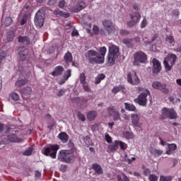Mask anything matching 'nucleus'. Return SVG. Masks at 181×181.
Segmentation results:
<instances>
[{
	"mask_svg": "<svg viewBox=\"0 0 181 181\" xmlns=\"http://www.w3.org/2000/svg\"><path fill=\"white\" fill-rule=\"evenodd\" d=\"M106 54L107 47H103L100 48L99 53L94 49H90L85 56L90 64H103L105 60Z\"/></svg>",
	"mask_w": 181,
	"mask_h": 181,
	"instance_id": "nucleus-1",
	"label": "nucleus"
},
{
	"mask_svg": "<svg viewBox=\"0 0 181 181\" xmlns=\"http://www.w3.org/2000/svg\"><path fill=\"white\" fill-rule=\"evenodd\" d=\"M69 146L71 148V150H61L58 154V160L63 162L64 163H71L74 160V144L71 141L69 142Z\"/></svg>",
	"mask_w": 181,
	"mask_h": 181,
	"instance_id": "nucleus-2",
	"label": "nucleus"
},
{
	"mask_svg": "<svg viewBox=\"0 0 181 181\" xmlns=\"http://www.w3.org/2000/svg\"><path fill=\"white\" fill-rule=\"evenodd\" d=\"M118 56H119V49L115 45L110 47L109 53L107 54V64H109V66H114Z\"/></svg>",
	"mask_w": 181,
	"mask_h": 181,
	"instance_id": "nucleus-3",
	"label": "nucleus"
},
{
	"mask_svg": "<svg viewBox=\"0 0 181 181\" xmlns=\"http://www.w3.org/2000/svg\"><path fill=\"white\" fill-rule=\"evenodd\" d=\"M148 62V55L144 52L139 51L134 54V66H141Z\"/></svg>",
	"mask_w": 181,
	"mask_h": 181,
	"instance_id": "nucleus-4",
	"label": "nucleus"
},
{
	"mask_svg": "<svg viewBox=\"0 0 181 181\" xmlns=\"http://www.w3.org/2000/svg\"><path fill=\"white\" fill-rule=\"evenodd\" d=\"M102 23L103 25V27L106 30V32H107V33L106 34V33L104 32V30H100L101 36H108L115 33V27L114 26V24L112 23V21H111V20H104L102 22Z\"/></svg>",
	"mask_w": 181,
	"mask_h": 181,
	"instance_id": "nucleus-5",
	"label": "nucleus"
},
{
	"mask_svg": "<svg viewBox=\"0 0 181 181\" xmlns=\"http://www.w3.org/2000/svg\"><path fill=\"white\" fill-rule=\"evenodd\" d=\"M176 60H177V56L175 54H170L164 59L163 65L165 66V71H170L172 70V67L175 66Z\"/></svg>",
	"mask_w": 181,
	"mask_h": 181,
	"instance_id": "nucleus-6",
	"label": "nucleus"
},
{
	"mask_svg": "<svg viewBox=\"0 0 181 181\" xmlns=\"http://www.w3.org/2000/svg\"><path fill=\"white\" fill-rule=\"evenodd\" d=\"M60 149L59 144H51L47 148H44V155L50 156L52 159H56L57 156V151Z\"/></svg>",
	"mask_w": 181,
	"mask_h": 181,
	"instance_id": "nucleus-7",
	"label": "nucleus"
},
{
	"mask_svg": "<svg viewBox=\"0 0 181 181\" xmlns=\"http://www.w3.org/2000/svg\"><path fill=\"white\" fill-rule=\"evenodd\" d=\"M148 95H151V92L149 90L146 89L144 92L139 94L137 98L134 99V103H136L141 107H146V104H148Z\"/></svg>",
	"mask_w": 181,
	"mask_h": 181,
	"instance_id": "nucleus-8",
	"label": "nucleus"
},
{
	"mask_svg": "<svg viewBox=\"0 0 181 181\" xmlns=\"http://www.w3.org/2000/svg\"><path fill=\"white\" fill-rule=\"evenodd\" d=\"M177 115L173 108L169 109L164 107L161 110V119H166L169 118L170 119H176Z\"/></svg>",
	"mask_w": 181,
	"mask_h": 181,
	"instance_id": "nucleus-9",
	"label": "nucleus"
},
{
	"mask_svg": "<svg viewBox=\"0 0 181 181\" xmlns=\"http://www.w3.org/2000/svg\"><path fill=\"white\" fill-rule=\"evenodd\" d=\"M109 117H113V121H119L121 119V115L119 112L115 109V106H110L107 110Z\"/></svg>",
	"mask_w": 181,
	"mask_h": 181,
	"instance_id": "nucleus-10",
	"label": "nucleus"
},
{
	"mask_svg": "<svg viewBox=\"0 0 181 181\" xmlns=\"http://www.w3.org/2000/svg\"><path fill=\"white\" fill-rule=\"evenodd\" d=\"M34 22L37 28H42V26H43L45 23V14H43L40 10L36 13Z\"/></svg>",
	"mask_w": 181,
	"mask_h": 181,
	"instance_id": "nucleus-11",
	"label": "nucleus"
},
{
	"mask_svg": "<svg viewBox=\"0 0 181 181\" xmlns=\"http://www.w3.org/2000/svg\"><path fill=\"white\" fill-rule=\"evenodd\" d=\"M127 81L129 83V84H132L133 86H138L141 81L139 80V78H138V76L136 75V72H134V74H131V72H129L127 74Z\"/></svg>",
	"mask_w": 181,
	"mask_h": 181,
	"instance_id": "nucleus-12",
	"label": "nucleus"
},
{
	"mask_svg": "<svg viewBox=\"0 0 181 181\" xmlns=\"http://www.w3.org/2000/svg\"><path fill=\"white\" fill-rule=\"evenodd\" d=\"M151 86L154 90H160V91L164 94H168L169 93V90L166 88V84L165 83H161L159 81H154Z\"/></svg>",
	"mask_w": 181,
	"mask_h": 181,
	"instance_id": "nucleus-13",
	"label": "nucleus"
},
{
	"mask_svg": "<svg viewBox=\"0 0 181 181\" xmlns=\"http://www.w3.org/2000/svg\"><path fill=\"white\" fill-rule=\"evenodd\" d=\"M63 73H64V67L62 65H58L54 67V71L51 73V76H53V77H60V76H63Z\"/></svg>",
	"mask_w": 181,
	"mask_h": 181,
	"instance_id": "nucleus-14",
	"label": "nucleus"
},
{
	"mask_svg": "<svg viewBox=\"0 0 181 181\" xmlns=\"http://www.w3.org/2000/svg\"><path fill=\"white\" fill-rule=\"evenodd\" d=\"M162 70V66L160 65V62L157 59H153V74H159L160 71Z\"/></svg>",
	"mask_w": 181,
	"mask_h": 181,
	"instance_id": "nucleus-15",
	"label": "nucleus"
},
{
	"mask_svg": "<svg viewBox=\"0 0 181 181\" xmlns=\"http://www.w3.org/2000/svg\"><path fill=\"white\" fill-rule=\"evenodd\" d=\"M86 8V2L84 1H80L76 5L71 7L72 12H74L75 13H77L80 12V11H83Z\"/></svg>",
	"mask_w": 181,
	"mask_h": 181,
	"instance_id": "nucleus-16",
	"label": "nucleus"
},
{
	"mask_svg": "<svg viewBox=\"0 0 181 181\" xmlns=\"http://www.w3.org/2000/svg\"><path fill=\"white\" fill-rule=\"evenodd\" d=\"M7 139L10 142H14L16 144H19V142H22L23 140L21 138H18L16 134H8L7 136Z\"/></svg>",
	"mask_w": 181,
	"mask_h": 181,
	"instance_id": "nucleus-17",
	"label": "nucleus"
},
{
	"mask_svg": "<svg viewBox=\"0 0 181 181\" xmlns=\"http://www.w3.org/2000/svg\"><path fill=\"white\" fill-rule=\"evenodd\" d=\"M18 54L20 56V60H21V62H25L28 58V49L25 48L18 49Z\"/></svg>",
	"mask_w": 181,
	"mask_h": 181,
	"instance_id": "nucleus-18",
	"label": "nucleus"
},
{
	"mask_svg": "<svg viewBox=\"0 0 181 181\" xmlns=\"http://www.w3.org/2000/svg\"><path fill=\"white\" fill-rule=\"evenodd\" d=\"M26 84H28V79H18L15 83V87L17 90H19V88H22V87H23V86H26Z\"/></svg>",
	"mask_w": 181,
	"mask_h": 181,
	"instance_id": "nucleus-19",
	"label": "nucleus"
},
{
	"mask_svg": "<svg viewBox=\"0 0 181 181\" xmlns=\"http://www.w3.org/2000/svg\"><path fill=\"white\" fill-rule=\"evenodd\" d=\"M130 19L134 21L136 23H139L141 21V13L139 12H134L129 14Z\"/></svg>",
	"mask_w": 181,
	"mask_h": 181,
	"instance_id": "nucleus-20",
	"label": "nucleus"
},
{
	"mask_svg": "<svg viewBox=\"0 0 181 181\" xmlns=\"http://www.w3.org/2000/svg\"><path fill=\"white\" fill-rule=\"evenodd\" d=\"M131 118H132V124H133L134 127H140L139 119H141V117H139V115L136 114H132Z\"/></svg>",
	"mask_w": 181,
	"mask_h": 181,
	"instance_id": "nucleus-21",
	"label": "nucleus"
},
{
	"mask_svg": "<svg viewBox=\"0 0 181 181\" xmlns=\"http://www.w3.org/2000/svg\"><path fill=\"white\" fill-rule=\"evenodd\" d=\"M59 139L62 142V144H67L69 141V134L66 132H61L58 135Z\"/></svg>",
	"mask_w": 181,
	"mask_h": 181,
	"instance_id": "nucleus-22",
	"label": "nucleus"
},
{
	"mask_svg": "<svg viewBox=\"0 0 181 181\" xmlns=\"http://www.w3.org/2000/svg\"><path fill=\"white\" fill-rule=\"evenodd\" d=\"M92 169L95 170L97 175H103V173H104L103 171V167H101L98 163H93L92 165Z\"/></svg>",
	"mask_w": 181,
	"mask_h": 181,
	"instance_id": "nucleus-23",
	"label": "nucleus"
},
{
	"mask_svg": "<svg viewBox=\"0 0 181 181\" xmlns=\"http://www.w3.org/2000/svg\"><path fill=\"white\" fill-rule=\"evenodd\" d=\"M22 97H26L28 95H30L32 94V88L30 86H26L23 88L21 90Z\"/></svg>",
	"mask_w": 181,
	"mask_h": 181,
	"instance_id": "nucleus-24",
	"label": "nucleus"
},
{
	"mask_svg": "<svg viewBox=\"0 0 181 181\" xmlns=\"http://www.w3.org/2000/svg\"><path fill=\"white\" fill-rule=\"evenodd\" d=\"M86 117L88 121H94L95 119V117H97V111L95 110L89 111L87 113Z\"/></svg>",
	"mask_w": 181,
	"mask_h": 181,
	"instance_id": "nucleus-25",
	"label": "nucleus"
},
{
	"mask_svg": "<svg viewBox=\"0 0 181 181\" xmlns=\"http://www.w3.org/2000/svg\"><path fill=\"white\" fill-rule=\"evenodd\" d=\"M64 60L66 64H68V63H71V62H73V55L71 54V52L68 51L64 56Z\"/></svg>",
	"mask_w": 181,
	"mask_h": 181,
	"instance_id": "nucleus-26",
	"label": "nucleus"
},
{
	"mask_svg": "<svg viewBox=\"0 0 181 181\" xmlns=\"http://www.w3.org/2000/svg\"><path fill=\"white\" fill-rule=\"evenodd\" d=\"M124 108L127 111L136 112V107H135V105H134L133 104L124 103Z\"/></svg>",
	"mask_w": 181,
	"mask_h": 181,
	"instance_id": "nucleus-27",
	"label": "nucleus"
},
{
	"mask_svg": "<svg viewBox=\"0 0 181 181\" xmlns=\"http://www.w3.org/2000/svg\"><path fill=\"white\" fill-rule=\"evenodd\" d=\"M18 40L19 43H25V45H30V39L28 37L24 36H18Z\"/></svg>",
	"mask_w": 181,
	"mask_h": 181,
	"instance_id": "nucleus-28",
	"label": "nucleus"
},
{
	"mask_svg": "<svg viewBox=\"0 0 181 181\" xmlns=\"http://www.w3.org/2000/svg\"><path fill=\"white\" fill-rule=\"evenodd\" d=\"M165 42L169 43L170 46H175V37H173L172 35H166Z\"/></svg>",
	"mask_w": 181,
	"mask_h": 181,
	"instance_id": "nucleus-29",
	"label": "nucleus"
},
{
	"mask_svg": "<svg viewBox=\"0 0 181 181\" xmlns=\"http://www.w3.org/2000/svg\"><path fill=\"white\" fill-rule=\"evenodd\" d=\"M54 15H59V16H63V18H69L70 16V13L68 12H63L59 9H55L54 11Z\"/></svg>",
	"mask_w": 181,
	"mask_h": 181,
	"instance_id": "nucleus-30",
	"label": "nucleus"
},
{
	"mask_svg": "<svg viewBox=\"0 0 181 181\" xmlns=\"http://www.w3.org/2000/svg\"><path fill=\"white\" fill-rule=\"evenodd\" d=\"M15 38V33L13 31H8L6 34V40L7 42H13Z\"/></svg>",
	"mask_w": 181,
	"mask_h": 181,
	"instance_id": "nucleus-31",
	"label": "nucleus"
},
{
	"mask_svg": "<svg viewBox=\"0 0 181 181\" xmlns=\"http://www.w3.org/2000/svg\"><path fill=\"white\" fill-rule=\"evenodd\" d=\"M105 78V76L104 74H100L98 75V77L95 78V84H100L102 80Z\"/></svg>",
	"mask_w": 181,
	"mask_h": 181,
	"instance_id": "nucleus-32",
	"label": "nucleus"
},
{
	"mask_svg": "<svg viewBox=\"0 0 181 181\" xmlns=\"http://www.w3.org/2000/svg\"><path fill=\"white\" fill-rule=\"evenodd\" d=\"M151 153L156 158V157L162 156L163 151L162 150L153 148V150L151 151Z\"/></svg>",
	"mask_w": 181,
	"mask_h": 181,
	"instance_id": "nucleus-33",
	"label": "nucleus"
},
{
	"mask_svg": "<svg viewBox=\"0 0 181 181\" xmlns=\"http://www.w3.org/2000/svg\"><path fill=\"white\" fill-rule=\"evenodd\" d=\"M108 149L110 152H115L118 149V141H115V144L110 145Z\"/></svg>",
	"mask_w": 181,
	"mask_h": 181,
	"instance_id": "nucleus-34",
	"label": "nucleus"
},
{
	"mask_svg": "<svg viewBox=\"0 0 181 181\" xmlns=\"http://www.w3.org/2000/svg\"><path fill=\"white\" fill-rule=\"evenodd\" d=\"M119 146L122 151H125V149L128 148V145L121 141H117V148H119Z\"/></svg>",
	"mask_w": 181,
	"mask_h": 181,
	"instance_id": "nucleus-35",
	"label": "nucleus"
},
{
	"mask_svg": "<svg viewBox=\"0 0 181 181\" xmlns=\"http://www.w3.org/2000/svg\"><path fill=\"white\" fill-rule=\"evenodd\" d=\"M121 90H124V86H115L113 89L112 90V93L113 94H117V93H119Z\"/></svg>",
	"mask_w": 181,
	"mask_h": 181,
	"instance_id": "nucleus-36",
	"label": "nucleus"
},
{
	"mask_svg": "<svg viewBox=\"0 0 181 181\" xmlns=\"http://www.w3.org/2000/svg\"><path fill=\"white\" fill-rule=\"evenodd\" d=\"M132 42V39L129 38H125L122 40V43L124 45H126L128 47H133L132 44L131 43Z\"/></svg>",
	"mask_w": 181,
	"mask_h": 181,
	"instance_id": "nucleus-37",
	"label": "nucleus"
},
{
	"mask_svg": "<svg viewBox=\"0 0 181 181\" xmlns=\"http://www.w3.org/2000/svg\"><path fill=\"white\" fill-rule=\"evenodd\" d=\"M71 77V69H69L66 71V72L63 75V78H65V80H69Z\"/></svg>",
	"mask_w": 181,
	"mask_h": 181,
	"instance_id": "nucleus-38",
	"label": "nucleus"
},
{
	"mask_svg": "<svg viewBox=\"0 0 181 181\" xmlns=\"http://www.w3.org/2000/svg\"><path fill=\"white\" fill-rule=\"evenodd\" d=\"M12 22H13V21L12 20V18L6 17L4 20V25L11 26L12 25Z\"/></svg>",
	"mask_w": 181,
	"mask_h": 181,
	"instance_id": "nucleus-39",
	"label": "nucleus"
},
{
	"mask_svg": "<svg viewBox=\"0 0 181 181\" xmlns=\"http://www.w3.org/2000/svg\"><path fill=\"white\" fill-rule=\"evenodd\" d=\"M33 153V147H29L25 152L23 153L24 156H30Z\"/></svg>",
	"mask_w": 181,
	"mask_h": 181,
	"instance_id": "nucleus-40",
	"label": "nucleus"
},
{
	"mask_svg": "<svg viewBox=\"0 0 181 181\" xmlns=\"http://www.w3.org/2000/svg\"><path fill=\"white\" fill-rule=\"evenodd\" d=\"M11 98L13 100V101H19L21 99L19 94L17 93H12L10 95Z\"/></svg>",
	"mask_w": 181,
	"mask_h": 181,
	"instance_id": "nucleus-41",
	"label": "nucleus"
},
{
	"mask_svg": "<svg viewBox=\"0 0 181 181\" xmlns=\"http://www.w3.org/2000/svg\"><path fill=\"white\" fill-rule=\"evenodd\" d=\"M173 179V177L171 175H168V176L161 175L160 177V180L159 181H172Z\"/></svg>",
	"mask_w": 181,
	"mask_h": 181,
	"instance_id": "nucleus-42",
	"label": "nucleus"
},
{
	"mask_svg": "<svg viewBox=\"0 0 181 181\" xmlns=\"http://www.w3.org/2000/svg\"><path fill=\"white\" fill-rule=\"evenodd\" d=\"M81 84H86V74L81 73L79 76Z\"/></svg>",
	"mask_w": 181,
	"mask_h": 181,
	"instance_id": "nucleus-43",
	"label": "nucleus"
},
{
	"mask_svg": "<svg viewBox=\"0 0 181 181\" xmlns=\"http://www.w3.org/2000/svg\"><path fill=\"white\" fill-rule=\"evenodd\" d=\"M117 180L118 181H129V178L125 175V174H123V178L121 177V175H117Z\"/></svg>",
	"mask_w": 181,
	"mask_h": 181,
	"instance_id": "nucleus-44",
	"label": "nucleus"
},
{
	"mask_svg": "<svg viewBox=\"0 0 181 181\" xmlns=\"http://www.w3.org/2000/svg\"><path fill=\"white\" fill-rule=\"evenodd\" d=\"M6 57V52L1 51L0 52V66L2 64V61Z\"/></svg>",
	"mask_w": 181,
	"mask_h": 181,
	"instance_id": "nucleus-45",
	"label": "nucleus"
},
{
	"mask_svg": "<svg viewBox=\"0 0 181 181\" xmlns=\"http://www.w3.org/2000/svg\"><path fill=\"white\" fill-rule=\"evenodd\" d=\"M146 25H148V21H146V17H144L140 24V28H141V29H144V28L146 27Z\"/></svg>",
	"mask_w": 181,
	"mask_h": 181,
	"instance_id": "nucleus-46",
	"label": "nucleus"
},
{
	"mask_svg": "<svg viewBox=\"0 0 181 181\" xmlns=\"http://www.w3.org/2000/svg\"><path fill=\"white\" fill-rule=\"evenodd\" d=\"M124 135L127 139H132L134 138V134L129 132H124Z\"/></svg>",
	"mask_w": 181,
	"mask_h": 181,
	"instance_id": "nucleus-47",
	"label": "nucleus"
},
{
	"mask_svg": "<svg viewBox=\"0 0 181 181\" xmlns=\"http://www.w3.org/2000/svg\"><path fill=\"white\" fill-rule=\"evenodd\" d=\"M77 117L80 121H82V122H84V121H86V116H84V115H83L81 112H78Z\"/></svg>",
	"mask_w": 181,
	"mask_h": 181,
	"instance_id": "nucleus-48",
	"label": "nucleus"
},
{
	"mask_svg": "<svg viewBox=\"0 0 181 181\" xmlns=\"http://www.w3.org/2000/svg\"><path fill=\"white\" fill-rule=\"evenodd\" d=\"M168 148H170V151H176V149H177V146L175 144H171L168 145Z\"/></svg>",
	"mask_w": 181,
	"mask_h": 181,
	"instance_id": "nucleus-49",
	"label": "nucleus"
},
{
	"mask_svg": "<svg viewBox=\"0 0 181 181\" xmlns=\"http://www.w3.org/2000/svg\"><path fill=\"white\" fill-rule=\"evenodd\" d=\"M83 88L86 93H90L91 91V89L90 88V86L87 84V83L82 84Z\"/></svg>",
	"mask_w": 181,
	"mask_h": 181,
	"instance_id": "nucleus-50",
	"label": "nucleus"
},
{
	"mask_svg": "<svg viewBox=\"0 0 181 181\" xmlns=\"http://www.w3.org/2000/svg\"><path fill=\"white\" fill-rule=\"evenodd\" d=\"M93 32L94 35H98V33H100V28L97 25H94L93 26Z\"/></svg>",
	"mask_w": 181,
	"mask_h": 181,
	"instance_id": "nucleus-51",
	"label": "nucleus"
},
{
	"mask_svg": "<svg viewBox=\"0 0 181 181\" xmlns=\"http://www.w3.org/2000/svg\"><path fill=\"white\" fill-rule=\"evenodd\" d=\"M148 180H150V181H157L158 180V176H156L153 174H151L148 176Z\"/></svg>",
	"mask_w": 181,
	"mask_h": 181,
	"instance_id": "nucleus-52",
	"label": "nucleus"
},
{
	"mask_svg": "<svg viewBox=\"0 0 181 181\" xmlns=\"http://www.w3.org/2000/svg\"><path fill=\"white\" fill-rule=\"evenodd\" d=\"M27 22H28V18H26V16H23L20 22V25L21 26H23V25H25V23H27Z\"/></svg>",
	"mask_w": 181,
	"mask_h": 181,
	"instance_id": "nucleus-53",
	"label": "nucleus"
},
{
	"mask_svg": "<svg viewBox=\"0 0 181 181\" xmlns=\"http://www.w3.org/2000/svg\"><path fill=\"white\" fill-rule=\"evenodd\" d=\"M105 141H106V142H107V144L112 143V138L111 137V136H110V134H106L105 136Z\"/></svg>",
	"mask_w": 181,
	"mask_h": 181,
	"instance_id": "nucleus-54",
	"label": "nucleus"
},
{
	"mask_svg": "<svg viewBox=\"0 0 181 181\" xmlns=\"http://www.w3.org/2000/svg\"><path fill=\"white\" fill-rule=\"evenodd\" d=\"M64 93H66V89H61L57 93V97H62L64 95Z\"/></svg>",
	"mask_w": 181,
	"mask_h": 181,
	"instance_id": "nucleus-55",
	"label": "nucleus"
},
{
	"mask_svg": "<svg viewBox=\"0 0 181 181\" xmlns=\"http://www.w3.org/2000/svg\"><path fill=\"white\" fill-rule=\"evenodd\" d=\"M120 35H122V36H127V35H129V32L127 30H121Z\"/></svg>",
	"mask_w": 181,
	"mask_h": 181,
	"instance_id": "nucleus-56",
	"label": "nucleus"
},
{
	"mask_svg": "<svg viewBox=\"0 0 181 181\" xmlns=\"http://www.w3.org/2000/svg\"><path fill=\"white\" fill-rule=\"evenodd\" d=\"M137 23H136L134 21L132 20L127 23V25L129 26V28H132L134 25H136Z\"/></svg>",
	"mask_w": 181,
	"mask_h": 181,
	"instance_id": "nucleus-57",
	"label": "nucleus"
},
{
	"mask_svg": "<svg viewBox=\"0 0 181 181\" xmlns=\"http://www.w3.org/2000/svg\"><path fill=\"white\" fill-rule=\"evenodd\" d=\"M144 176H148V175H151V170L149 168H146L144 171Z\"/></svg>",
	"mask_w": 181,
	"mask_h": 181,
	"instance_id": "nucleus-58",
	"label": "nucleus"
},
{
	"mask_svg": "<svg viewBox=\"0 0 181 181\" xmlns=\"http://www.w3.org/2000/svg\"><path fill=\"white\" fill-rule=\"evenodd\" d=\"M64 5H66V1L64 0H62L59 2V8H64Z\"/></svg>",
	"mask_w": 181,
	"mask_h": 181,
	"instance_id": "nucleus-59",
	"label": "nucleus"
},
{
	"mask_svg": "<svg viewBox=\"0 0 181 181\" xmlns=\"http://www.w3.org/2000/svg\"><path fill=\"white\" fill-rule=\"evenodd\" d=\"M66 81H67V79H65L64 78H63L58 81V84H59V86H63V84H64Z\"/></svg>",
	"mask_w": 181,
	"mask_h": 181,
	"instance_id": "nucleus-60",
	"label": "nucleus"
},
{
	"mask_svg": "<svg viewBox=\"0 0 181 181\" xmlns=\"http://www.w3.org/2000/svg\"><path fill=\"white\" fill-rule=\"evenodd\" d=\"M123 118L124 121H129V119H131V116H129V115L124 114L123 115Z\"/></svg>",
	"mask_w": 181,
	"mask_h": 181,
	"instance_id": "nucleus-61",
	"label": "nucleus"
},
{
	"mask_svg": "<svg viewBox=\"0 0 181 181\" xmlns=\"http://www.w3.org/2000/svg\"><path fill=\"white\" fill-rule=\"evenodd\" d=\"M35 177L39 178L42 176V173H40V171H39V170H37V171H35Z\"/></svg>",
	"mask_w": 181,
	"mask_h": 181,
	"instance_id": "nucleus-62",
	"label": "nucleus"
},
{
	"mask_svg": "<svg viewBox=\"0 0 181 181\" xmlns=\"http://www.w3.org/2000/svg\"><path fill=\"white\" fill-rule=\"evenodd\" d=\"M71 36H78V31H77V30H73L71 33Z\"/></svg>",
	"mask_w": 181,
	"mask_h": 181,
	"instance_id": "nucleus-63",
	"label": "nucleus"
},
{
	"mask_svg": "<svg viewBox=\"0 0 181 181\" xmlns=\"http://www.w3.org/2000/svg\"><path fill=\"white\" fill-rule=\"evenodd\" d=\"M57 0H48V5H54Z\"/></svg>",
	"mask_w": 181,
	"mask_h": 181,
	"instance_id": "nucleus-64",
	"label": "nucleus"
}]
</instances>
